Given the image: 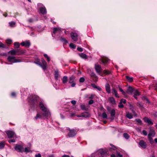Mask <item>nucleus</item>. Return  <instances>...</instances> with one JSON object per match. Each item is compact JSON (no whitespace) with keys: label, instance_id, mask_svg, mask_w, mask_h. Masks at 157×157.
Listing matches in <instances>:
<instances>
[{"label":"nucleus","instance_id":"f257e3e1","mask_svg":"<svg viewBox=\"0 0 157 157\" xmlns=\"http://www.w3.org/2000/svg\"><path fill=\"white\" fill-rule=\"evenodd\" d=\"M40 109L44 112L43 113V116L45 117L46 119H48L49 115L48 111L46 108L45 105H44L42 102H40L39 105Z\"/></svg>","mask_w":157,"mask_h":157},{"label":"nucleus","instance_id":"f03ea898","mask_svg":"<svg viewBox=\"0 0 157 157\" xmlns=\"http://www.w3.org/2000/svg\"><path fill=\"white\" fill-rule=\"evenodd\" d=\"M38 99V97L36 96L29 97L28 98V101L31 105L35 106L37 104V100Z\"/></svg>","mask_w":157,"mask_h":157},{"label":"nucleus","instance_id":"7ed1b4c3","mask_svg":"<svg viewBox=\"0 0 157 157\" xmlns=\"http://www.w3.org/2000/svg\"><path fill=\"white\" fill-rule=\"evenodd\" d=\"M42 63H41L39 61H37L35 63L36 64L40 66L44 70L46 69L47 63L43 59H42L41 60Z\"/></svg>","mask_w":157,"mask_h":157},{"label":"nucleus","instance_id":"20e7f679","mask_svg":"<svg viewBox=\"0 0 157 157\" xmlns=\"http://www.w3.org/2000/svg\"><path fill=\"white\" fill-rule=\"evenodd\" d=\"M7 60L11 64L21 62L20 60L16 59L15 57L11 56H9L7 58Z\"/></svg>","mask_w":157,"mask_h":157},{"label":"nucleus","instance_id":"39448f33","mask_svg":"<svg viewBox=\"0 0 157 157\" xmlns=\"http://www.w3.org/2000/svg\"><path fill=\"white\" fill-rule=\"evenodd\" d=\"M37 5L41 13L43 14L46 13V9L43 4L41 3H39Z\"/></svg>","mask_w":157,"mask_h":157},{"label":"nucleus","instance_id":"423d86ee","mask_svg":"<svg viewBox=\"0 0 157 157\" xmlns=\"http://www.w3.org/2000/svg\"><path fill=\"white\" fill-rule=\"evenodd\" d=\"M15 149L18 152H22L24 151V148L22 145L16 144L15 146Z\"/></svg>","mask_w":157,"mask_h":157},{"label":"nucleus","instance_id":"0eeeda50","mask_svg":"<svg viewBox=\"0 0 157 157\" xmlns=\"http://www.w3.org/2000/svg\"><path fill=\"white\" fill-rule=\"evenodd\" d=\"M69 132L68 133L69 137H73L75 136L76 134V131L74 129L71 130L69 128Z\"/></svg>","mask_w":157,"mask_h":157},{"label":"nucleus","instance_id":"6e6552de","mask_svg":"<svg viewBox=\"0 0 157 157\" xmlns=\"http://www.w3.org/2000/svg\"><path fill=\"white\" fill-rule=\"evenodd\" d=\"M71 35L72 39L74 41L76 42L78 40V35L77 34L75 33H71Z\"/></svg>","mask_w":157,"mask_h":157},{"label":"nucleus","instance_id":"1a4fd4ad","mask_svg":"<svg viewBox=\"0 0 157 157\" xmlns=\"http://www.w3.org/2000/svg\"><path fill=\"white\" fill-rule=\"evenodd\" d=\"M99 152L102 156L107 155L108 154V151L106 149H100L99 151Z\"/></svg>","mask_w":157,"mask_h":157},{"label":"nucleus","instance_id":"9d476101","mask_svg":"<svg viewBox=\"0 0 157 157\" xmlns=\"http://www.w3.org/2000/svg\"><path fill=\"white\" fill-rule=\"evenodd\" d=\"M6 133L9 138H12L15 136L14 132L11 131H8L6 132Z\"/></svg>","mask_w":157,"mask_h":157},{"label":"nucleus","instance_id":"9b49d317","mask_svg":"<svg viewBox=\"0 0 157 157\" xmlns=\"http://www.w3.org/2000/svg\"><path fill=\"white\" fill-rule=\"evenodd\" d=\"M95 68L98 73H101V67L100 65L98 64H95Z\"/></svg>","mask_w":157,"mask_h":157},{"label":"nucleus","instance_id":"f8f14e48","mask_svg":"<svg viewBox=\"0 0 157 157\" xmlns=\"http://www.w3.org/2000/svg\"><path fill=\"white\" fill-rule=\"evenodd\" d=\"M21 44L22 46H25V47H29L30 45V43L29 41H26L22 42L21 43Z\"/></svg>","mask_w":157,"mask_h":157},{"label":"nucleus","instance_id":"ddd939ff","mask_svg":"<svg viewBox=\"0 0 157 157\" xmlns=\"http://www.w3.org/2000/svg\"><path fill=\"white\" fill-rule=\"evenodd\" d=\"M155 135V132L154 130L152 129H151L148 135V137H154Z\"/></svg>","mask_w":157,"mask_h":157},{"label":"nucleus","instance_id":"4468645a","mask_svg":"<svg viewBox=\"0 0 157 157\" xmlns=\"http://www.w3.org/2000/svg\"><path fill=\"white\" fill-rule=\"evenodd\" d=\"M139 144L144 149L146 148L147 147V144L143 140H140L139 143Z\"/></svg>","mask_w":157,"mask_h":157},{"label":"nucleus","instance_id":"2eb2a0df","mask_svg":"<svg viewBox=\"0 0 157 157\" xmlns=\"http://www.w3.org/2000/svg\"><path fill=\"white\" fill-rule=\"evenodd\" d=\"M61 32V30L60 29L57 28H55L53 29V34H52L53 36H54V35L56 33H59Z\"/></svg>","mask_w":157,"mask_h":157},{"label":"nucleus","instance_id":"dca6fc26","mask_svg":"<svg viewBox=\"0 0 157 157\" xmlns=\"http://www.w3.org/2000/svg\"><path fill=\"white\" fill-rule=\"evenodd\" d=\"M105 88L106 92L108 93H110L111 92L110 87L109 84L107 83L105 85Z\"/></svg>","mask_w":157,"mask_h":157},{"label":"nucleus","instance_id":"f3484780","mask_svg":"<svg viewBox=\"0 0 157 157\" xmlns=\"http://www.w3.org/2000/svg\"><path fill=\"white\" fill-rule=\"evenodd\" d=\"M144 120L145 122L147 123L149 125H152L153 124L150 119L146 117H144Z\"/></svg>","mask_w":157,"mask_h":157},{"label":"nucleus","instance_id":"a211bd4d","mask_svg":"<svg viewBox=\"0 0 157 157\" xmlns=\"http://www.w3.org/2000/svg\"><path fill=\"white\" fill-rule=\"evenodd\" d=\"M43 117H45L43 116V113L41 114L40 113H38L36 114V116L35 117V119L37 120L38 119H41Z\"/></svg>","mask_w":157,"mask_h":157},{"label":"nucleus","instance_id":"6ab92c4d","mask_svg":"<svg viewBox=\"0 0 157 157\" xmlns=\"http://www.w3.org/2000/svg\"><path fill=\"white\" fill-rule=\"evenodd\" d=\"M16 53L17 55H21L24 53L25 52L24 50L21 49H17L16 50Z\"/></svg>","mask_w":157,"mask_h":157},{"label":"nucleus","instance_id":"aec40b11","mask_svg":"<svg viewBox=\"0 0 157 157\" xmlns=\"http://www.w3.org/2000/svg\"><path fill=\"white\" fill-rule=\"evenodd\" d=\"M133 92V89L131 86H129L126 92V93H129L130 94H132V92Z\"/></svg>","mask_w":157,"mask_h":157},{"label":"nucleus","instance_id":"412c9836","mask_svg":"<svg viewBox=\"0 0 157 157\" xmlns=\"http://www.w3.org/2000/svg\"><path fill=\"white\" fill-rule=\"evenodd\" d=\"M82 117L86 118L90 116V114L87 112H84L81 113Z\"/></svg>","mask_w":157,"mask_h":157},{"label":"nucleus","instance_id":"4be33fe9","mask_svg":"<svg viewBox=\"0 0 157 157\" xmlns=\"http://www.w3.org/2000/svg\"><path fill=\"white\" fill-rule=\"evenodd\" d=\"M109 59L106 57H103L101 58V62L104 64L106 63L108 61Z\"/></svg>","mask_w":157,"mask_h":157},{"label":"nucleus","instance_id":"5701e85b","mask_svg":"<svg viewBox=\"0 0 157 157\" xmlns=\"http://www.w3.org/2000/svg\"><path fill=\"white\" fill-rule=\"evenodd\" d=\"M79 56L81 57L82 58L84 59H86L88 57L86 55L83 53H81L79 54Z\"/></svg>","mask_w":157,"mask_h":157},{"label":"nucleus","instance_id":"b1692460","mask_svg":"<svg viewBox=\"0 0 157 157\" xmlns=\"http://www.w3.org/2000/svg\"><path fill=\"white\" fill-rule=\"evenodd\" d=\"M75 79V77L74 76L72 75L71 77H70L69 78V83H73L74 81V80Z\"/></svg>","mask_w":157,"mask_h":157},{"label":"nucleus","instance_id":"393cba45","mask_svg":"<svg viewBox=\"0 0 157 157\" xmlns=\"http://www.w3.org/2000/svg\"><path fill=\"white\" fill-rule=\"evenodd\" d=\"M126 117L128 118L131 119L133 118V115L128 112L126 113Z\"/></svg>","mask_w":157,"mask_h":157},{"label":"nucleus","instance_id":"a878e982","mask_svg":"<svg viewBox=\"0 0 157 157\" xmlns=\"http://www.w3.org/2000/svg\"><path fill=\"white\" fill-rule=\"evenodd\" d=\"M67 79H68V78L67 76H63L62 78V81H63V83L64 84H65L66 82H67Z\"/></svg>","mask_w":157,"mask_h":157},{"label":"nucleus","instance_id":"bb28decb","mask_svg":"<svg viewBox=\"0 0 157 157\" xmlns=\"http://www.w3.org/2000/svg\"><path fill=\"white\" fill-rule=\"evenodd\" d=\"M118 87L120 91L122 92V94L124 96H126V92H124L123 89L120 87L119 86H118Z\"/></svg>","mask_w":157,"mask_h":157},{"label":"nucleus","instance_id":"cd10ccee","mask_svg":"<svg viewBox=\"0 0 157 157\" xmlns=\"http://www.w3.org/2000/svg\"><path fill=\"white\" fill-rule=\"evenodd\" d=\"M109 100L110 102L113 104H114L115 103V101L114 98H109Z\"/></svg>","mask_w":157,"mask_h":157},{"label":"nucleus","instance_id":"c85d7f7f","mask_svg":"<svg viewBox=\"0 0 157 157\" xmlns=\"http://www.w3.org/2000/svg\"><path fill=\"white\" fill-rule=\"evenodd\" d=\"M111 116L114 117L115 114V111L114 109H112L110 113Z\"/></svg>","mask_w":157,"mask_h":157},{"label":"nucleus","instance_id":"c756f323","mask_svg":"<svg viewBox=\"0 0 157 157\" xmlns=\"http://www.w3.org/2000/svg\"><path fill=\"white\" fill-rule=\"evenodd\" d=\"M126 78L128 81L130 82H132L133 81V78L132 77H130L128 76H126Z\"/></svg>","mask_w":157,"mask_h":157},{"label":"nucleus","instance_id":"7c9ffc66","mask_svg":"<svg viewBox=\"0 0 157 157\" xmlns=\"http://www.w3.org/2000/svg\"><path fill=\"white\" fill-rule=\"evenodd\" d=\"M5 144L4 142H0V149H2L4 147Z\"/></svg>","mask_w":157,"mask_h":157},{"label":"nucleus","instance_id":"2f4dec72","mask_svg":"<svg viewBox=\"0 0 157 157\" xmlns=\"http://www.w3.org/2000/svg\"><path fill=\"white\" fill-rule=\"evenodd\" d=\"M60 40L64 42L65 43L67 44L68 43V41L64 38L61 37Z\"/></svg>","mask_w":157,"mask_h":157},{"label":"nucleus","instance_id":"473e14b6","mask_svg":"<svg viewBox=\"0 0 157 157\" xmlns=\"http://www.w3.org/2000/svg\"><path fill=\"white\" fill-rule=\"evenodd\" d=\"M10 52L11 54L12 55H15L17 54L16 50H12L10 51Z\"/></svg>","mask_w":157,"mask_h":157},{"label":"nucleus","instance_id":"72a5a7b5","mask_svg":"<svg viewBox=\"0 0 157 157\" xmlns=\"http://www.w3.org/2000/svg\"><path fill=\"white\" fill-rule=\"evenodd\" d=\"M123 136L126 139H128L129 138V136L128 134L126 133H124Z\"/></svg>","mask_w":157,"mask_h":157},{"label":"nucleus","instance_id":"f704fd0d","mask_svg":"<svg viewBox=\"0 0 157 157\" xmlns=\"http://www.w3.org/2000/svg\"><path fill=\"white\" fill-rule=\"evenodd\" d=\"M15 23V22L14 21H12L9 23L11 27H14Z\"/></svg>","mask_w":157,"mask_h":157},{"label":"nucleus","instance_id":"c9c22d12","mask_svg":"<svg viewBox=\"0 0 157 157\" xmlns=\"http://www.w3.org/2000/svg\"><path fill=\"white\" fill-rule=\"evenodd\" d=\"M81 108L83 110H87V109L86 108L84 105H82L80 106Z\"/></svg>","mask_w":157,"mask_h":157},{"label":"nucleus","instance_id":"e433bc0d","mask_svg":"<svg viewBox=\"0 0 157 157\" xmlns=\"http://www.w3.org/2000/svg\"><path fill=\"white\" fill-rule=\"evenodd\" d=\"M30 151V148H28L27 147H25V149L24 148V151L26 153H27Z\"/></svg>","mask_w":157,"mask_h":157},{"label":"nucleus","instance_id":"4c0bfd02","mask_svg":"<svg viewBox=\"0 0 157 157\" xmlns=\"http://www.w3.org/2000/svg\"><path fill=\"white\" fill-rule=\"evenodd\" d=\"M69 46L70 48L73 49H75L76 48V46L75 45L72 43L70 44Z\"/></svg>","mask_w":157,"mask_h":157},{"label":"nucleus","instance_id":"58836bf2","mask_svg":"<svg viewBox=\"0 0 157 157\" xmlns=\"http://www.w3.org/2000/svg\"><path fill=\"white\" fill-rule=\"evenodd\" d=\"M135 120L138 123V124L140 125H141L142 124V122L141 120L140 119H136Z\"/></svg>","mask_w":157,"mask_h":157},{"label":"nucleus","instance_id":"ea45409f","mask_svg":"<svg viewBox=\"0 0 157 157\" xmlns=\"http://www.w3.org/2000/svg\"><path fill=\"white\" fill-rule=\"evenodd\" d=\"M134 96H139L140 95L139 92L137 90H135L134 93Z\"/></svg>","mask_w":157,"mask_h":157},{"label":"nucleus","instance_id":"a19ab883","mask_svg":"<svg viewBox=\"0 0 157 157\" xmlns=\"http://www.w3.org/2000/svg\"><path fill=\"white\" fill-rule=\"evenodd\" d=\"M148 139L149 140L150 144H153L154 143V141H153V140L152 138V137H148Z\"/></svg>","mask_w":157,"mask_h":157},{"label":"nucleus","instance_id":"79ce46f5","mask_svg":"<svg viewBox=\"0 0 157 157\" xmlns=\"http://www.w3.org/2000/svg\"><path fill=\"white\" fill-rule=\"evenodd\" d=\"M55 77L56 79H57L58 77V71H55Z\"/></svg>","mask_w":157,"mask_h":157},{"label":"nucleus","instance_id":"37998d69","mask_svg":"<svg viewBox=\"0 0 157 157\" xmlns=\"http://www.w3.org/2000/svg\"><path fill=\"white\" fill-rule=\"evenodd\" d=\"M102 117L104 118H106L107 117V115L105 112H104L102 114Z\"/></svg>","mask_w":157,"mask_h":157},{"label":"nucleus","instance_id":"c03bdc74","mask_svg":"<svg viewBox=\"0 0 157 157\" xmlns=\"http://www.w3.org/2000/svg\"><path fill=\"white\" fill-rule=\"evenodd\" d=\"M14 45L16 48H18L20 46V44L18 42H16L14 43Z\"/></svg>","mask_w":157,"mask_h":157},{"label":"nucleus","instance_id":"a18cd8bd","mask_svg":"<svg viewBox=\"0 0 157 157\" xmlns=\"http://www.w3.org/2000/svg\"><path fill=\"white\" fill-rule=\"evenodd\" d=\"M79 81L80 82H83L85 81V78L83 77H81L80 78Z\"/></svg>","mask_w":157,"mask_h":157},{"label":"nucleus","instance_id":"49530a36","mask_svg":"<svg viewBox=\"0 0 157 157\" xmlns=\"http://www.w3.org/2000/svg\"><path fill=\"white\" fill-rule=\"evenodd\" d=\"M136 105L137 106H138L140 108H141L143 107L141 103L140 102L137 103Z\"/></svg>","mask_w":157,"mask_h":157},{"label":"nucleus","instance_id":"de8ad7c7","mask_svg":"<svg viewBox=\"0 0 157 157\" xmlns=\"http://www.w3.org/2000/svg\"><path fill=\"white\" fill-rule=\"evenodd\" d=\"M12 42V41L11 40L8 39L6 40V43L8 44H10Z\"/></svg>","mask_w":157,"mask_h":157},{"label":"nucleus","instance_id":"09e8293b","mask_svg":"<svg viewBox=\"0 0 157 157\" xmlns=\"http://www.w3.org/2000/svg\"><path fill=\"white\" fill-rule=\"evenodd\" d=\"M111 146H112V147H111V148H110V149H113L114 150H115L117 148L115 147V146L113 145H111Z\"/></svg>","mask_w":157,"mask_h":157},{"label":"nucleus","instance_id":"8fccbe9b","mask_svg":"<svg viewBox=\"0 0 157 157\" xmlns=\"http://www.w3.org/2000/svg\"><path fill=\"white\" fill-rule=\"evenodd\" d=\"M118 107L119 108H122L124 107V105L122 104V103H121V102H120L119 103V105H118Z\"/></svg>","mask_w":157,"mask_h":157},{"label":"nucleus","instance_id":"3c124183","mask_svg":"<svg viewBox=\"0 0 157 157\" xmlns=\"http://www.w3.org/2000/svg\"><path fill=\"white\" fill-rule=\"evenodd\" d=\"M131 111H132V113L133 114V115L134 116L136 117L137 116V114L135 112V111H134L133 110V109H132Z\"/></svg>","mask_w":157,"mask_h":157},{"label":"nucleus","instance_id":"603ef678","mask_svg":"<svg viewBox=\"0 0 157 157\" xmlns=\"http://www.w3.org/2000/svg\"><path fill=\"white\" fill-rule=\"evenodd\" d=\"M120 102H121L122 103H125L126 102V101L125 99H122L121 100Z\"/></svg>","mask_w":157,"mask_h":157},{"label":"nucleus","instance_id":"864d4df0","mask_svg":"<svg viewBox=\"0 0 157 157\" xmlns=\"http://www.w3.org/2000/svg\"><path fill=\"white\" fill-rule=\"evenodd\" d=\"M103 72L105 74H109L110 73V72L109 71L105 70Z\"/></svg>","mask_w":157,"mask_h":157},{"label":"nucleus","instance_id":"5fc2aeb1","mask_svg":"<svg viewBox=\"0 0 157 157\" xmlns=\"http://www.w3.org/2000/svg\"><path fill=\"white\" fill-rule=\"evenodd\" d=\"M112 92L113 94H115L116 93H117V91L115 88H113L112 89Z\"/></svg>","mask_w":157,"mask_h":157},{"label":"nucleus","instance_id":"6e6d98bb","mask_svg":"<svg viewBox=\"0 0 157 157\" xmlns=\"http://www.w3.org/2000/svg\"><path fill=\"white\" fill-rule=\"evenodd\" d=\"M143 134L145 136H147V133L146 131L145 130H143L142 131Z\"/></svg>","mask_w":157,"mask_h":157},{"label":"nucleus","instance_id":"4d7b16f0","mask_svg":"<svg viewBox=\"0 0 157 157\" xmlns=\"http://www.w3.org/2000/svg\"><path fill=\"white\" fill-rule=\"evenodd\" d=\"M44 56L47 59L48 61H49V58L48 57L47 55L46 54H44Z\"/></svg>","mask_w":157,"mask_h":157},{"label":"nucleus","instance_id":"13d9d810","mask_svg":"<svg viewBox=\"0 0 157 157\" xmlns=\"http://www.w3.org/2000/svg\"><path fill=\"white\" fill-rule=\"evenodd\" d=\"M5 46L4 44L2 43H0V48H5Z\"/></svg>","mask_w":157,"mask_h":157},{"label":"nucleus","instance_id":"bf43d9fd","mask_svg":"<svg viewBox=\"0 0 157 157\" xmlns=\"http://www.w3.org/2000/svg\"><path fill=\"white\" fill-rule=\"evenodd\" d=\"M143 100H145L148 103H150V102L148 99L146 98L145 97H143Z\"/></svg>","mask_w":157,"mask_h":157},{"label":"nucleus","instance_id":"052dcab7","mask_svg":"<svg viewBox=\"0 0 157 157\" xmlns=\"http://www.w3.org/2000/svg\"><path fill=\"white\" fill-rule=\"evenodd\" d=\"M71 102L73 105H75L76 103V101L75 100H72L71 101Z\"/></svg>","mask_w":157,"mask_h":157},{"label":"nucleus","instance_id":"680f3d73","mask_svg":"<svg viewBox=\"0 0 157 157\" xmlns=\"http://www.w3.org/2000/svg\"><path fill=\"white\" fill-rule=\"evenodd\" d=\"M8 142L10 143H11V142H15V140L14 139H12L9 140L8 141Z\"/></svg>","mask_w":157,"mask_h":157},{"label":"nucleus","instance_id":"e2e57ef3","mask_svg":"<svg viewBox=\"0 0 157 157\" xmlns=\"http://www.w3.org/2000/svg\"><path fill=\"white\" fill-rule=\"evenodd\" d=\"M35 157H41V155L40 154L38 153V154H36L35 155Z\"/></svg>","mask_w":157,"mask_h":157},{"label":"nucleus","instance_id":"0e129e2a","mask_svg":"<svg viewBox=\"0 0 157 157\" xmlns=\"http://www.w3.org/2000/svg\"><path fill=\"white\" fill-rule=\"evenodd\" d=\"M94 103V101L93 100H91L89 102V104L90 105Z\"/></svg>","mask_w":157,"mask_h":157},{"label":"nucleus","instance_id":"69168bd1","mask_svg":"<svg viewBox=\"0 0 157 157\" xmlns=\"http://www.w3.org/2000/svg\"><path fill=\"white\" fill-rule=\"evenodd\" d=\"M77 50L80 52H82L83 51V49L81 48H78Z\"/></svg>","mask_w":157,"mask_h":157},{"label":"nucleus","instance_id":"338daca9","mask_svg":"<svg viewBox=\"0 0 157 157\" xmlns=\"http://www.w3.org/2000/svg\"><path fill=\"white\" fill-rule=\"evenodd\" d=\"M92 87L94 88H97V86L94 84H92Z\"/></svg>","mask_w":157,"mask_h":157},{"label":"nucleus","instance_id":"774afa93","mask_svg":"<svg viewBox=\"0 0 157 157\" xmlns=\"http://www.w3.org/2000/svg\"><path fill=\"white\" fill-rule=\"evenodd\" d=\"M155 89L157 90V82H156L155 85L154 86Z\"/></svg>","mask_w":157,"mask_h":157}]
</instances>
